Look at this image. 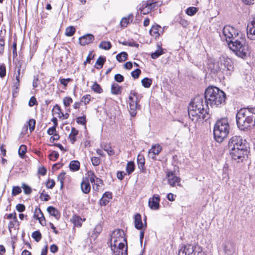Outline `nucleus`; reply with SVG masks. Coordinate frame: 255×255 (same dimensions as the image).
I'll return each instance as SVG.
<instances>
[{"mask_svg":"<svg viewBox=\"0 0 255 255\" xmlns=\"http://www.w3.org/2000/svg\"><path fill=\"white\" fill-rule=\"evenodd\" d=\"M204 103L202 96H196L190 102L188 111L189 116L192 121H197L199 119L206 120L209 117L207 111L208 106L205 102Z\"/></svg>","mask_w":255,"mask_h":255,"instance_id":"f257e3e1","label":"nucleus"},{"mask_svg":"<svg viewBox=\"0 0 255 255\" xmlns=\"http://www.w3.org/2000/svg\"><path fill=\"white\" fill-rule=\"evenodd\" d=\"M238 127L246 130L255 126V108L241 109L236 114Z\"/></svg>","mask_w":255,"mask_h":255,"instance_id":"f03ea898","label":"nucleus"},{"mask_svg":"<svg viewBox=\"0 0 255 255\" xmlns=\"http://www.w3.org/2000/svg\"><path fill=\"white\" fill-rule=\"evenodd\" d=\"M205 103L211 107H221L225 105L226 94L218 88L209 87L205 92Z\"/></svg>","mask_w":255,"mask_h":255,"instance_id":"7ed1b4c3","label":"nucleus"},{"mask_svg":"<svg viewBox=\"0 0 255 255\" xmlns=\"http://www.w3.org/2000/svg\"><path fill=\"white\" fill-rule=\"evenodd\" d=\"M230 130L228 119L226 118L218 120L214 128V136L216 141L221 143L227 138Z\"/></svg>","mask_w":255,"mask_h":255,"instance_id":"20e7f679","label":"nucleus"},{"mask_svg":"<svg viewBox=\"0 0 255 255\" xmlns=\"http://www.w3.org/2000/svg\"><path fill=\"white\" fill-rule=\"evenodd\" d=\"M228 46L239 57L245 58L250 54L249 46L242 35L231 43H229Z\"/></svg>","mask_w":255,"mask_h":255,"instance_id":"39448f33","label":"nucleus"},{"mask_svg":"<svg viewBox=\"0 0 255 255\" xmlns=\"http://www.w3.org/2000/svg\"><path fill=\"white\" fill-rule=\"evenodd\" d=\"M215 66L218 67V69L215 70L216 72H221L227 75H230L234 68L232 60L224 56L220 57Z\"/></svg>","mask_w":255,"mask_h":255,"instance_id":"423d86ee","label":"nucleus"},{"mask_svg":"<svg viewBox=\"0 0 255 255\" xmlns=\"http://www.w3.org/2000/svg\"><path fill=\"white\" fill-rule=\"evenodd\" d=\"M178 255H205L202 248L198 244H187L182 246Z\"/></svg>","mask_w":255,"mask_h":255,"instance_id":"0eeeda50","label":"nucleus"},{"mask_svg":"<svg viewBox=\"0 0 255 255\" xmlns=\"http://www.w3.org/2000/svg\"><path fill=\"white\" fill-rule=\"evenodd\" d=\"M222 32L223 35L221 37L222 39H225L228 44L237 39L242 35L238 30L229 25L225 26Z\"/></svg>","mask_w":255,"mask_h":255,"instance_id":"6e6552de","label":"nucleus"},{"mask_svg":"<svg viewBox=\"0 0 255 255\" xmlns=\"http://www.w3.org/2000/svg\"><path fill=\"white\" fill-rule=\"evenodd\" d=\"M248 151L247 146L244 147H236V149L230 151V154L233 159L237 162H242L246 158L248 157Z\"/></svg>","mask_w":255,"mask_h":255,"instance_id":"1a4fd4ad","label":"nucleus"},{"mask_svg":"<svg viewBox=\"0 0 255 255\" xmlns=\"http://www.w3.org/2000/svg\"><path fill=\"white\" fill-rule=\"evenodd\" d=\"M125 233L124 231L120 229L116 230L111 234L110 243L111 245L114 244L119 245V243L125 242L127 243V240L124 237Z\"/></svg>","mask_w":255,"mask_h":255,"instance_id":"9d476101","label":"nucleus"},{"mask_svg":"<svg viewBox=\"0 0 255 255\" xmlns=\"http://www.w3.org/2000/svg\"><path fill=\"white\" fill-rule=\"evenodd\" d=\"M246 145L243 143V139L240 136H234L232 137L228 142V147L230 151L234 150L236 147H244Z\"/></svg>","mask_w":255,"mask_h":255,"instance_id":"9b49d317","label":"nucleus"},{"mask_svg":"<svg viewBox=\"0 0 255 255\" xmlns=\"http://www.w3.org/2000/svg\"><path fill=\"white\" fill-rule=\"evenodd\" d=\"M111 248L114 255H128V247H125L123 243L111 245Z\"/></svg>","mask_w":255,"mask_h":255,"instance_id":"f8f14e48","label":"nucleus"},{"mask_svg":"<svg viewBox=\"0 0 255 255\" xmlns=\"http://www.w3.org/2000/svg\"><path fill=\"white\" fill-rule=\"evenodd\" d=\"M132 95L133 96L136 97V100L135 102L129 103V112L130 116L133 117L136 115V110L139 109L140 106L138 104L139 102V95H138L135 92H133Z\"/></svg>","mask_w":255,"mask_h":255,"instance_id":"ddd939ff","label":"nucleus"},{"mask_svg":"<svg viewBox=\"0 0 255 255\" xmlns=\"http://www.w3.org/2000/svg\"><path fill=\"white\" fill-rule=\"evenodd\" d=\"M168 177V182L169 185L172 187L176 185L181 186L180 184L181 178L177 176L172 172H168L166 174Z\"/></svg>","mask_w":255,"mask_h":255,"instance_id":"4468645a","label":"nucleus"},{"mask_svg":"<svg viewBox=\"0 0 255 255\" xmlns=\"http://www.w3.org/2000/svg\"><path fill=\"white\" fill-rule=\"evenodd\" d=\"M223 250L227 255H232L235 252V244L230 241L225 242L223 245Z\"/></svg>","mask_w":255,"mask_h":255,"instance_id":"2eb2a0df","label":"nucleus"},{"mask_svg":"<svg viewBox=\"0 0 255 255\" xmlns=\"http://www.w3.org/2000/svg\"><path fill=\"white\" fill-rule=\"evenodd\" d=\"M134 226L136 229L140 230L145 229L147 226L146 222L144 223L142 222L141 216L138 213L134 216Z\"/></svg>","mask_w":255,"mask_h":255,"instance_id":"dca6fc26","label":"nucleus"},{"mask_svg":"<svg viewBox=\"0 0 255 255\" xmlns=\"http://www.w3.org/2000/svg\"><path fill=\"white\" fill-rule=\"evenodd\" d=\"M160 197L158 195H154L149 199L148 206L152 210H157L159 208Z\"/></svg>","mask_w":255,"mask_h":255,"instance_id":"f3484780","label":"nucleus"},{"mask_svg":"<svg viewBox=\"0 0 255 255\" xmlns=\"http://www.w3.org/2000/svg\"><path fill=\"white\" fill-rule=\"evenodd\" d=\"M247 31L248 37L251 40H255V18L248 25Z\"/></svg>","mask_w":255,"mask_h":255,"instance_id":"a211bd4d","label":"nucleus"},{"mask_svg":"<svg viewBox=\"0 0 255 255\" xmlns=\"http://www.w3.org/2000/svg\"><path fill=\"white\" fill-rule=\"evenodd\" d=\"M33 218L38 220L41 225L44 226L45 225V217L40 208L37 207L35 208Z\"/></svg>","mask_w":255,"mask_h":255,"instance_id":"6ab92c4d","label":"nucleus"},{"mask_svg":"<svg viewBox=\"0 0 255 255\" xmlns=\"http://www.w3.org/2000/svg\"><path fill=\"white\" fill-rule=\"evenodd\" d=\"M161 150L162 147L159 144L153 145L148 152L149 157L153 159H155L156 155H158Z\"/></svg>","mask_w":255,"mask_h":255,"instance_id":"aec40b11","label":"nucleus"},{"mask_svg":"<svg viewBox=\"0 0 255 255\" xmlns=\"http://www.w3.org/2000/svg\"><path fill=\"white\" fill-rule=\"evenodd\" d=\"M79 40V43L81 45H85L93 41L94 40V36L91 34H87L80 37Z\"/></svg>","mask_w":255,"mask_h":255,"instance_id":"412c9836","label":"nucleus"},{"mask_svg":"<svg viewBox=\"0 0 255 255\" xmlns=\"http://www.w3.org/2000/svg\"><path fill=\"white\" fill-rule=\"evenodd\" d=\"M161 26L157 24L153 25L149 30V33L152 36L156 39L160 36V32L162 33L163 32L161 30Z\"/></svg>","mask_w":255,"mask_h":255,"instance_id":"4be33fe9","label":"nucleus"},{"mask_svg":"<svg viewBox=\"0 0 255 255\" xmlns=\"http://www.w3.org/2000/svg\"><path fill=\"white\" fill-rule=\"evenodd\" d=\"M112 198V194L110 192H106L103 195L100 200V204L101 205L106 206Z\"/></svg>","mask_w":255,"mask_h":255,"instance_id":"5701e85b","label":"nucleus"},{"mask_svg":"<svg viewBox=\"0 0 255 255\" xmlns=\"http://www.w3.org/2000/svg\"><path fill=\"white\" fill-rule=\"evenodd\" d=\"M81 188L83 193L87 194L90 192L91 190V186L89 183L88 180L87 181L83 180L81 183Z\"/></svg>","mask_w":255,"mask_h":255,"instance_id":"b1692460","label":"nucleus"},{"mask_svg":"<svg viewBox=\"0 0 255 255\" xmlns=\"http://www.w3.org/2000/svg\"><path fill=\"white\" fill-rule=\"evenodd\" d=\"M138 167L141 170L144 169L145 159L143 155L138 154L137 157Z\"/></svg>","mask_w":255,"mask_h":255,"instance_id":"393cba45","label":"nucleus"},{"mask_svg":"<svg viewBox=\"0 0 255 255\" xmlns=\"http://www.w3.org/2000/svg\"><path fill=\"white\" fill-rule=\"evenodd\" d=\"M122 87L117 83H114L111 86V93L114 95L120 94L122 92Z\"/></svg>","mask_w":255,"mask_h":255,"instance_id":"a878e982","label":"nucleus"},{"mask_svg":"<svg viewBox=\"0 0 255 255\" xmlns=\"http://www.w3.org/2000/svg\"><path fill=\"white\" fill-rule=\"evenodd\" d=\"M71 221L75 226L79 227L81 226L83 221L82 218L78 216H73V217L71 219Z\"/></svg>","mask_w":255,"mask_h":255,"instance_id":"bb28decb","label":"nucleus"},{"mask_svg":"<svg viewBox=\"0 0 255 255\" xmlns=\"http://www.w3.org/2000/svg\"><path fill=\"white\" fill-rule=\"evenodd\" d=\"M78 131L74 128H72L71 133L69 135V138L72 143H74L76 140V136L78 134Z\"/></svg>","mask_w":255,"mask_h":255,"instance_id":"cd10ccee","label":"nucleus"},{"mask_svg":"<svg viewBox=\"0 0 255 255\" xmlns=\"http://www.w3.org/2000/svg\"><path fill=\"white\" fill-rule=\"evenodd\" d=\"M145 5L146 4H145V2L143 1L140 4V7L139 8V10L140 11V13L143 14H146L151 11L150 8L146 6L145 7Z\"/></svg>","mask_w":255,"mask_h":255,"instance_id":"c85d7f7f","label":"nucleus"},{"mask_svg":"<svg viewBox=\"0 0 255 255\" xmlns=\"http://www.w3.org/2000/svg\"><path fill=\"white\" fill-rule=\"evenodd\" d=\"M145 2V7H148L152 10L158 5V2L154 1V0H147V1H144Z\"/></svg>","mask_w":255,"mask_h":255,"instance_id":"c756f323","label":"nucleus"},{"mask_svg":"<svg viewBox=\"0 0 255 255\" xmlns=\"http://www.w3.org/2000/svg\"><path fill=\"white\" fill-rule=\"evenodd\" d=\"M18 226L19 222L18 221L17 218H16L15 219H14V220L10 221L8 224V228L9 231L11 232V229L12 228H15L16 227H18Z\"/></svg>","mask_w":255,"mask_h":255,"instance_id":"7c9ffc66","label":"nucleus"},{"mask_svg":"<svg viewBox=\"0 0 255 255\" xmlns=\"http://www.w3.org/2000/svg\"><path fill=\"white\" fill-rule=\"evenodd\" d=\"M47 211L50 215L55 217L56 218H57L59 216L58 211L53 207H48L47 209Z\"/></svg>","mask_w":255,"mask_h":255,"instance_id":"2f4dec72","label":"nucleus"},{"mask_svg":"<svg viewBox=\"0 0 255 255\" xmlns=\"http://www.w3.org/2000/svg\"><path fill=\"white\" fill-rule=\"evenodd\" d=\"M128 56V55L127 52H122L117 55L116 59L120 62H124L127 59Z\"/></svg>","mask_w":255,"mask_h":255,"instance_id":"473e14b6","label":"nucleus"},{"mask_svg":"<svg viewBox=\"0 0 255 255\" xmlns=\"http://www.w3.org/2000/svg\"><path fill=\"white\" fill-rule=\"evenodd\" d=\"M69 167L71 170L77 171L80 168V163L76 160H73L70 162Z\"/></svg>","mask_w":255,"mask_h":255,"instance_id":"72a5a7b5","label":"nucleus"},{"mask_svg":"<svg viewBox=\"0 0 255 255\" xmlns=\"http://www.w3.org/2000/svg\"><path fill=\"white\" fill-rule=\"evenodd\" d=\"M133 17V15L132 14H131L129 15L128 18H123L121 21V26L124 27H126L128 25V23H129V20L130 19L131 21L132 20Z\"/></svg>","mask_w":255,"mask_h":255,"instance_id":"f704fd0d","label":"nucleus"},{"mask_svg":"<svg viewBox=\"0 0 255 255\" xmlns=\"http://www.w3.org/2000/svg\"><path fill=\"white\" fill-rule=\"evenodd\" d=\"M163 54V49L161 46L158 45V49L151 55L153 59H156Z\"/></svg>","mask_w":255,"mask_h":255,"instance_id":"c9c22d12","label":"nucleus"},{"mask_svg":"<svg viewBox=\"0 0 255 255\" xmlns=\"http://www.w3.org/2000/svg\"><path fill=\"white\" fill-rule=\"evenodd\" d=\"M52 112H54V114L57 115L60 119H61V116H63V113L61 112L60 106L57 104L54 106Z\"/></svg>","mask_w":255,"mask_h":255,"instance_id":"e433bc0d","label":"nucleus"},{"mask_svg":"<svg viewBox=\"0 0 255 255\" xmlns=\"http://www.w3.org/2000/svg\"><path fill=\"white\" fill-rule=\"evenodd\" d=\"M152 80L148 78H144L141 80L142 85L146 88H149L152 84Z\"/></svg>","mask_w":255,"mask_h":255,"instance_id":"4c0bfd02","label":"nucleus"},{"mask_svg":"<svg viewBox=\"0 0 255 255\" xmlns=\"http://www.w3.org/2000/svg\"><path fill=\"white\" fill-rule=\"evenodd\" d=\"M134 170V164L133 161H129L128 162L127 167H126V171L128 174H131L132 172H133Z\"/></svg>","mask_w":255,"mask_h":255,"instance_id":"58836bf2","label":"nucleus"},{"mask_svg":"<svg viewBox=\"0 0 255 255\" xmlns=\"http://www.w3.org/2000/svg\"><path fill=\"white\" fill-rule=\"evenodd\" d=\"M112 47L111 43L109 41H102L99 47L100 48L105 49V50H109Z\"/></svg>","mask_w":255,"mask_h":255,"instance_id":"ea45409f","label":"nucleus"},{"mask_svg":"<svg viewBox=\"0 0 255 255\" xmlns=\"http://www.w3.org/2000/svg\"><path fill=\"white\" fill-rule=\"evenodd\" d=\"M27 124L25 126V130H27V126H28L30 132L33 131L35 127V121L34 119H30Z\"/></svg>","mask_w":255,"mask_h":255,"instance_id":"a19ab883","label":"nucleus"},{"mask_svg":"<svg viewBox=\"0 0 255 255\" xmlns=\"http://www.w3.org/2000/svg\"><path fill=\"white\" fill-rule=\"evenodd\" d=\"M91 89L92 90H93L95 92L101 94L103 92V89L100 86L99 84H98L97 82H95L93 85L91 87Z\"/></svg>","mask_w":255,"mask_h":255,"instance_id":"79ce46f5","label":"nucleus"},{"mask_svg":"<svg viewBox=\"0 0 255 255\" xmlns=\"http://www.w3.org/2000/svg\"><path fill=\"white\" fill-rule=\"evenodd\" d=\"M26 151V146L25 145H21L18 149V154L19 156L23 158L24 157Z\"/></svg>","mask_w":255,"mask_h":255,"instance_id":"37998d69","label":"nucleus"},{"mask_svg":"<svg viewBox=\"0 0 255 255\" xmlns=\"http://www.w3.org/2000/svg\"><path fill=\"white\" fill-rule=\"evenodd\" d=\"M75 32V28L74 26L68 27L65 30V34L67 36H72Z\"/></svg>","mask_w":255,"mask_h":255,"instance_id":"c03bdc74","label":"nucleus"},{"mask_svg":"<svg viewBox=\"0 0 255 255\" xmlns=\"http://www.w3.org/2000/svg\"><path fill=\"white\" fill-rule=\"evenodd\" d=\"M31 236L37 242H39L42 238L41 234L39 231H34L32 233Z\"/></svg>","mask_w":255,"mask_h":255,"instance_id":"a18cd8bd","label":"nucleus"},{"mask_svg":"<svg viewBox=\"0 0 255 255\" xmlns=\"http://www.w3.org/2000/svg\"><path fill=\"white\" fill-rule=\"evenodd\" d=\"M103 149L106 151L109 155H113L115 154L114 150L108 144L104 145L102 147Z\"/></svg>","mask_w":255,"mask_h":255,"instance_id":"49530a36","label":"nucleus"},{"mask_svg":"<svg viewBox=\"0 0 255 255\" xmlns=\"http://www.w3.org/2000/svg\"><path fill=\"white\" fill-rule=\"evenodd\" d=\"M106 61V58L105 57L100 56L97 60L96 62V64L98 65L99 67H97L96 68L99 69L103 67L105 62Z\"/></svg>","mask_w":255,"mask_h":255,"instance_id":"de8ad7c7","label":"nucleus"},{"mask_svg":"<svg viewBox=\"0 0 255 255\" xmlns=\"http://www.w3.org/2000/svg\"><path fill=\"white\" fill-rule=\"evenodd\" d=\"M197 8L195 7H189L186 11L187 14L190 16L194 15L197 12Z\"/></svg>","mask_w":255,"mask_h":255,"instance_id":"09e8293b","label":"nucleus"},{"mask_svg":"<svg viewBox=\"0 0 255 255\" xmlns=\"http://www.w3.org/2000/svg\"><path fill=\"white\" fill-rule=\"evenodd\" d=\"M65 172H62L59 174L58 176V180L60 183V188L62 189L63 187L64 181L65 179Z\"/></svg>","mask_w":255,"mask_h":255,"instance_id":"8fccbe9b","label":"nucleus"},{"mask_svg":"<svg viewBox=\"0 0 255 255\" xmlns=\"http://www.w3.org/2000/svg\"><path fill=\"white\" fill-rule=\"evenodd\" d=\"M63 102L64 106L67 107L73 102V100L70 97H65L63 99Z\"/></svg>","mask_w":255,"mask_h":255,"instance_id":"3c124183","label":"nucleus"},{"mask_svg":"<svg viewBox=\"0 0 255 255\" xmlns=\"http://www.w3.org/2000/svg\"><path fill=\"white\" fill-rule=\"evenodd\" d=\"M49 156L51 160L55 161L59 157V153L56 151H53Z\"/></svg>","mask_w":255,"mask_h":255,"instance_id":"603ef678","label":"nucleus"},{"mask_svg":"<svg viewBox=\"0 0 255 255\" xmlns=\"http://www.w3.org/2000/svg\"><path fill=\"white\" fill-rule=\"evenodd\" d=\"M21 192V189L19 186H14L13 187L12 190L11 194L13 196H15Z\"/></svg>","mask_w":255,"mask_h":255,"instance_id":"864d4df0","label":"nucleus"},{"mask_svg":"<svg viewBox=\"0 0 255 255\" xmlns=\"http://www.w3.org/2000/svg\"><path fill=\"white\" fill-rule=\"evenodd\" d=\"M90 180L92 183H95L96 178H97L93 171H90L88 173Z\"/></svg>","mask_w":255,"mask_h":255,"instance_id":"5fc2aeb1","label":"nucleus"},{"mask_svg":"<svg viewBox=\"0 0 255 255\" xmlns=\"http://www.w3.org/2000/svg\"><path fill=\"white\" fill-rule=\"evenodd\" d=\"M21 65L19 64L18 65L16 66L17 72L15 73L14 75L15 77V79L17 80H20V74L21 71Z\"/></svg>","mask_w":255,"mask_h":255,"instance_id":"6e6d98bb","label":"nucleus"},{"mask_svg":"<svg viewBox=\"0 0 255 255\" xmlns=\"http://www.w3.org/2000/svg\"><path fill=\"white\" fill-rule=\"evenodd\" d=\"M91 100V96L90 95H86L84 96L81 100V102H83L86 105L89 103Z\"/></svg>","mask_w":255,"mask_h":255,"instance_id":"4d7b16f0","label":"nucleus"},{"mask_svg":"<svg viewBox=\"0 0 255 255\" xmlns=\"http://www.w3.org/2000/svg\"><path fill=\"white\" fill-rule=\"evenodd\" d=\"M140 73V70L139 69H136L131 73V75L133 78L136 79L138 78Z\"/></svg>","mask_w":255,"mask_h":255,"instance_id":"13d9d810","label":"nucleus"},{"mask_svg":"<svg viewBox=\"0 0 255 255\" xmlns=\"http://www.w3.org/2000/svg\"><path fill=\"white\" fill-rule=\"evenodd\" d=\"M91 162L94 166H98L100 163V159L97 157H92Z\"/></svg>","mask_w":255,"mask_h":255,"instance_id":"bf43d9fd","label":"nucleus"},{"mask_svg":"<svg viewBox=\"0 0 255 255\" xmlns=\"http://www.w3.org/2000/svg\"><path fill=\"white\" fill-rule=\"evenodd\" d=\"M77 123L78 124L84 125L86 124V117L85 116H82V117H79L77 119L76 121Z\"/></svg>","mask_w":255,"mask_h":255,"instance_id":"052dcab7","label":"nucleus"},{"mask_svg":"<svg viewBox=\"0 0 255 255\" xmlns=\"http://www.w3.org/2000/svg\"><path fill=\"white\" fill-rule=\"evenodd\" d=\"M6 74V69L5 66L4 65H0V77L3 78L5 76Z\"/></svg>","mask_w":255,"mask_h":255,"instance_id":"680f3d73","label":"nucleus"},{"mask_svg":"<svg viewBox=\"0 0 255 255\" xmlns=\"http://www.w3.org/2000/svg\"><path fill=\"white\" fill-rule=\"evenodd\" d=\"M46 185L47 188L52 189L55 186V181L53 179H48Z\"/></svg>","mask_w":255,"mask_h":255,"instance_id":"e2e57ef3","label":"nucleus"},{"mask_svg":"<svg viewBox=\"0 0 255 255\" xmlns=\"http://www.w3.org/2000/svg\"><path fill=\"white\" fill-rule=\"evenodd\" d=\"M22 188L25 194H29L31 192V188L25 184H22Z\"/></svg>","mask_w":255,"mask_h":255,"instance_id":"0e129e2a","label":"nucleus"},{"mask_svg":"<svg viewBox=\"0 0 255 255\" xmlns=\"http://www.w3.org/2000/svg\"><path fill=\"white\" fill-rule=\"evenodd\" d=\"M115 80L117 82H122L124 81V77L123 75H122L121 74H117L115 75Z\"/></svg>","mask_w":255,"mask_h":255,"instance_id":"69168bd1","label":"nucleus"},{"mask_svg":"<svg viewBox=\"0 0 255 255\" xmlns=\"http://www.w3.org/2000/svg\"><path fill=\"white\" fill-rule=\"evenodd\" d=\"M102 231V226L100 224H98L96 226L94 229V233L98 235Z\"/></svg>","mask_w":255,"mask_h":255,"instance_id":"338daca9","label":"nucleus"},{"mask_svg":"<svg viewBox=\"0 0 255 255\" xmlns=\"http://www.w3.org/2000/svg\"><path fill=\"white\" fill-rule=\"evenodd\" d=\"M16 210L19 212H22L25 211V207L23 204H18L16 206Z\"/></svg>","mask_w":255,"mask_h":255,"instance_id":"774afa93","label":"nucleus"}]
</instances>
